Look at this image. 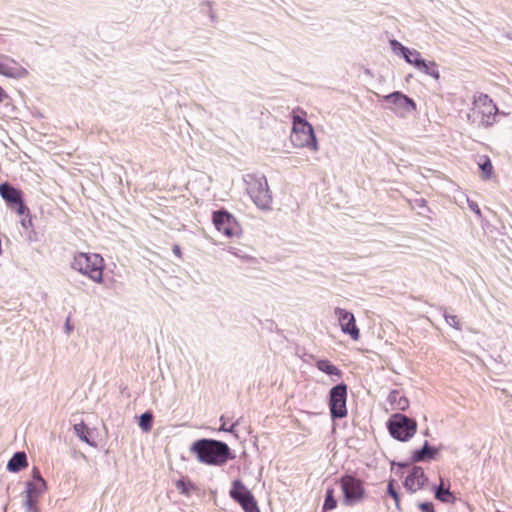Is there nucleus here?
<instances>
[{"instance_id":"obj_1","label":"nucleus","mask_w":512,"mask_h":512,"mask_svg":"<svg viewBox=\"0 0 512 512\" xmlns=\"http://www.w3.org/2000/svg\"><path fill=\"white\" fill-rule=\"evenodd\" d=\"M306 112L301 108L292 111L291 142L295 147L318 150V142L312 125L306 120Z\"/></svg>"},{"instance_id":"obj_2","label":"nucleus","mask_w":512,"mask_h":512,"mask_svg":"<svg viewBox=\"0 0 512 512\" xmlns=\"http://www.w3.org/2000/svg\"><path fill=\"white\" fill-rule=\"evenodd\" d=\"M191 451L197 455L200 462L208 465L220 466L230 458L228 445L216 440H198L191 446Z\"/></svg>"},{"instance_id":"obj_3","label":"nucleus","mask_w":512,"mask_h":512,"mask_svg":"<svg viewBox=\"0 0 512 512\" xmlns=\"http://www.w3.org/2000/svg\"><path fill=\"white\" fill-rule=\"evenodd\" d=\"M497 113L498 108L493 100L487 94L480 93L474 97L468 117L478 126L489 127L495 122Z\"/></svg>"},{"instance_id":"obj_4","label":"nucleus","mask_w":512,"mask_h":512,"mask_svg":"<svg viewBox=\"0 0 512 512\" xmlns=\"http://www.w3.org/2000/svg\"><path fill=\"white\" fill-rule=\"evenodd\" d=\"M72 267L96 283H102L105 267L103 258L96 253H78L74 256Z\"/></svg>"},{"instance_id":"obj_5","label":"nucleus","mask_w":512,"mask_h":512,"mask_svg":"<svg viewBox=\"0 0 512 512\" xmlns=\"http://www.w3.org/2000/svg\"><path fill=\"white\" fill-rule=\"evenodd\" d=\"M339 483L343 493V503L346 506L356 505L367 498V490L363 480L346 474L340 478Z\"/></svg>"},{"instance_id":"obj_6","label":"nucleus","mask_w":512,"mask_h":512,"mask_svg":"<svg viewBox=\"0 0 512 512\" xmlns=\"http://www.w3.org/2000/svg\"><path fill=\"white\" fill-rule=\"evenodd\" d=\"M388 427L390 434L394 438L400 441H406L416 433L417 423L415 420L405 415L395 414L390 419Z\"/></svg>"},{"instance_id":"obj_7","label":"nucleus","mask_w":512,"mask_h":512,"mask_svg":"<svg viewBox=\"0 0 512 512\" xmlns=\"http://www.w3.org/2000/svg\"><path fill=\"white\" fill-rule=\"evenodd\" d=\"M247 191L258 207L265 209L270 206L272 196L265 177L251 178L248 182Z\"/></svg>"},{"instance_id":"obj_8","label":"nucleus","mask_w":512,"mask_h":512,"mask_svg":"<svg viewBox=\"0 0 512 512\" xmlns=\"http://www.w3.org/2000/svg\"><path fill=\"white\" fill-rule=\"evenodd\" d=\"M347 385L338 384L330 390L329 408L333 419H340L347 416Z\"/></svg>"},{"instance_id":"obj_9","label":"nucleus","mask_w":512,"mask_h":512,"mask_svg":"<svg viewBox=\"0 0 512 512\" xmlns=\"http://www.w3.org/2000/svg\"><path fill=\"white\" fill-rule=\"evenodd\" d=\"M46 481L42 478L38 468L32 470V480L26 483V501L25 504L29 510L35 508L38 498L45 492Z\"/></svg>"},{"instance_id":"obj_10","label":"nucleus","mask_w":512,"mask_h":512,"mask_svg":"<svg viewBox=\"0 0 512 512\" xmlns=\"http://www.w3.org/2000/svg\"><path fill=\"white\" fill-rule=\"evenodd\" d=\"M213 224L223 235L231 238L238 236L241 232L236 219L226 211H216L213 213Z\"/></svg>"},{"instance_id":"obj_11","label":"nucleus","mask_w":512,"mask_h":512,"mask_svg":"<svg viewBox=\"0 0 512 512\" xmlns=\"http://www.w3.org/2000/svg\"><path fill=\"white\" fill-rule=\"evenodd\" d=\"M334 313L338 318L342 332L348 334L354 341L359 340L360 330L356 325L354 315L342 308H336Z\"/></svg>"},{"instance_id":"obj_12","label":"nucleus","mask_w":512,"mask_h":512,"mask_svg":"<svg viewBox=\"0 0 512 512\" xmlns=\"http://www.w3.org/2000/svg\"><path fill=\"white\" fill-rule=\"evenodd\" d=\"M0 74L8 78L25 77L27 70L16 60L8 56H0Z\"/></svg>"},{"instance_id":"obj_13","label":"nucleus","mask_w":512,"mask_h":512,"mask_svg":"<svg viewBox=\"0 0 512 512\" xmlns=\"http://www.w3.org/2000/svg\"><path fill=\"white\" fill-rule=\"evenodd\" d=\"M427 480L423 468L414 466L405 478L404 487L407 491L415 493L425 486Z\"/></svg>"},{"instance_id":"obj_14","label":"nucleus","mask_w":512,"mask_h":512,"mask_svg":"<svg viewBox=\"0 0 512 512\" xmlns=\"http://www.w3.org/2000/svg\"><path fill=\"white\" fill-rule=\"evenodd\" d=\"M384 100L392 102L405 112H413L416 110V103L413 101V99L398 91L384 96Z\"/></svg>"},{"instance_id":"obj_15","label":"nucleus","mask_w":512,"mask_h":512,"mask_svg":"<svg viewBox=\"0 0 512 512\" xmlns=\"http://www.w3.org/2000/svg\"><path fill=\"white\" fill-rule=\"evenodd\" d=\"M391 43L394 46L397 45L400 47L403 57L409 64L415 66L417 69L421 66H425V60L421 58V54L417 50H410L395 40Z\"/></svg>"},{"instance_id":"obj_16","label":"nucleus","mask_w":512,"mask_h":512,"mask_svg":"<svg viewBox=\"0 0 512 512\" xmlns=\"http://www.w3.org/2000/svg\"><path fill=\"white\" fill-rule=\"evenodd\" d=\"M392 410L404 411L409 407V400L398 390H393L388 396Z\"/></svg>"},{"instance_id":"obj_17","label":"nucleus","mask_w":512,"mask_h":512,"mask_svg":"<svg viewBox=\"0 0 512 512\" xmlns=\"http://www.w3.org/2000/svg\"><path fill=\"white\" fill-rule=\"evenodd\" d=\"M435 498L443 503H454L456 498L450 491V486L445 485L443 479H440V484L435 491Z\"/></svg>"},{"instance_id":"obj_18","label":"nucleus","mask_w":512,"mask_h":512,"mask_svg":"<svg viewBox=\"0 0 512 512\" xmlns=\"http://www.w3.org/2000/svg\"><path fill=\"white\" fill-rule=\"evenodd\" d=\"M0 195L11 205L19 202V199L22 198L21 192L7 183L0 185Z\"/></svg>"},{"instance_id":"obj_19","label":"nucleus","mask_w":512,"mask_h":512,"mask_svg":"<svg viewBox=\"0 0 512 512\" xmlns=\"http://www.w3.org/2000/svg\"><path fill=\"white\" fill-rule=\"evenodd\" d=\"M28 465L27 457L24 452L15 453L7 464L8 470L18 472Z\"/></svg>"},{"instance_id":"obj_20","label":"nucleus","mask_w":512,"mask_h":512,"mask_svg":"<svg viewBox=\"0 0 512 512\" xmlns=\"http://www.w3.org/2000/svg\"><path fill=\"white\" fill-rule=\"evenodd\" d=\"M478 166L481 170V177L483 180H488L494 175V168L490 158L487 155L479 157Z\"/></svg>"},{"instance_id":"obj_21","label":"nucleus","mask_w":512,"mask_h":512,"mask_svg":"<svg viewBox=\"0 0 512 512\" xmlns=\"http://www.w3.org/2000/svg\"><path fill=\"white\" fill-rule=\"evenodd\" d=\"M252 493L245 487V485L240 480H235L232 483V488L230 490L231 498L238 502L240 498L246 497V495H251Z\"/></svg>"},{"instance_id":"obj_22","label":"nucleus","mask_w":512,"mask_h":512,"mask_svg":"<svg viewBox=\"0 0 512 512\" xmlns=\"http://www.w3.org/2000/svg\"><path fill=\"white\" fill-rule=\"evenodd\" d=\"M316 367L320 371H322L328 375H335L338 378H340L342 376L341 370L338 367H336L335 365H333L329 360H325V359L318 360L316 362Z\"/></svg>"},{"instance_id":"obj_23","label":"nucleus","mask_w":512,"mask_h":512,"mask_svg":"<svg viewBox=\"0 0 512 512\" xmlns=\"http://www.w3.org/2000/svg\"><path fill=\"white\" fill-rule=\"evenodd\" d=\"M237 503L240 504V506L245 512H260L257 501L255 500L253 494L249 496L246 495V497L240 498V501H238Z\"/></svg>"},{"instance_id":"obj_24","label":"nucleus","mask_w":512,"mask_h":512,"mask_svg":"<svg viewBox=\"0 0 512 512\" xmlns=\"http://www.w3.org/2000/svg\"><path fill=\"white\" fill-rule=\"evenodd\" d=\"M436 453V450L428 445L426 442L422 449L416 450L413 453V460L414 461H422L426 457L433 458Z\"/></svg>"},{"instance_id":"obj_25","label":"nucleus","mask_w":512,"mask_h":512,"mask_svg":"<svg viewBox=\"0 0 512 512\" xmlns=\"http://www.w3.org/2000/svg\"><path fill=\"white\" fill-rule=\"evenodd\" d=\"M337 507V500L334 496V489L329 488L326 491L325 501L322 507L323 512L334 510Z\"/></svg>"},{"instance_id":"obj_26","label":"nucleus","mask_w":512,"mask_h":512,"mask_svg":"<svg viewBox=\"0 0 512 512\" xmlns=\"http://www.w3.org/2000/svg\"><path fill=\"white\" fill-rule=\"evenodd\" d=\"M394 485H395V480L390 479L387 484V494L393 498L397 511H401L402 508H401V503H400V496H399L398 492L396 491Z\"/></svg>"},{"instance_id":"obj_27","label":"nucleus","mask_w":512,"mask_h":512,"mask_svg":"<svg viewBox=\"0 0 512 512\" xmlns=\"http://www.w3.org/2000/svg\"><path fill=\"white\" fill-rule=\"evenodd\" d=\"M419 70L424 72L427 75H430L434 79L438 80L440 78V74L437 68V64L434 61L425 62V66L419 67Z\"/></svg>"},{"instance_id":"obj_28","label":"nucleus","mask_w":512,"mask_h":512,"mask_svg":"<svg viewBox=\"0 0 512 512\" xmlns=\"http://www.w3.org/2000/svg\"><path fill=\"white\" fill-rule=\"evenodd\" d=\"M153 415L146 412L141 415L139 426L144 432H149L152 428Z\"/></svg>"},{"instance_id":"obj_29","label":"nucleus","mask_w":512,"mask_h":512,"mask_svg":"<svg viewBox=\"0 0 512 512\" xmlns=\"http://www.w3.org/2000/svg\"><path fill=\"white\" fill-rule=\"evenodd\" d=\"M176 488L184 495H189L190 491L194 489L193 485L189 481H185L183 479L176 482Z\"/></svg>"},{"instance_id":"obj_30","label":"nucleus","mask_w":512,"mask_h":512,"mask_svg":"<svg viewBox=\"0 0 512 512\" xmlns=\"http://www.w3.org/2000/svg\"><path fill=\"white\" fill-rule=\"evenodd\" d=\"M86 426L84 423H79L74 425V430L77 434V436L84 442L90 443L87 435H86Z\"/></svg>"},{"instance_id":"obj_31","label":"nucleus","mask_w":512,"mask_h":512,"mask_svg":"<svg viewBox=\"0 0 512 512\" xmlns=\"http://www.w3.org/2000/svg\"><path fill=\"white\" fill-rule=\"evenodd\" d=\"M446 318V321L447 323L456 328V329H460L461 328V322H460V319L458 318V316L456 315H446L445 316Z\"/></svg>"},{"instance_id":"obj_32","label":"nucleus","mask_w":512,"mask_h":512,"mask_svg":"<svg viewBox=\"0 0 512 512\" xmlns=\"http://www.w3.org/2000/svg\"><path fill=\"white\" fill-rule=\"evenodd\" d=\"M19 215H23L26 210V206L22 200V198L19 199V202H15L13 205H11Z\"/></svg>"},{"instance_id":"obj_33","label":"nucleus","mask_w":512,"mask_h":512,"mask_svg":"<svg viewBox=\"0 0 512 512\" xmlns=\"http://www.w3.org/2000/svg\"><path fill=\"white\" fill-rule=\"evenodd\" d=\"M418 507L422 512H435L434 506L431 502L419 503Z\"/></svg>"},{"instance_id":"obj_34","label":"nucleus","mask_w":512,"mask_h":512,"mask_svg":"<svg viewBox=\"0 0 512 512\" xmlns=\"http://www.w3.org/2000/svg\"><path fill=\"white\" fill-rule=\"evenodd\" d=\"M173 253L178 257V258H181L182 257V253H181V249L178 245H174L173 246Z\"/></svg>"},{"instance_id":"obj_35","label":"nucleus","mask_w":512,"mask_h":512,"mask_svg":"<svg viewBox=\"0 0 512 512\" xmlns=\"http://www.w3.org/2000/svg\"><path fill=\"white\" fill-rule=\"evenodd\" d=\"M6 98H8L5 90L0 86V103H2Z\"/></svg>"},{"instance_id":"obj_36","label":"nucleus","mask_w":512,"mask_h":512,"mask_svg":"<svg viewBox=\"0 0 512 512\" xmlns=\"http://www.w3.org/2000/svg\"><path fill=\"white\" fill-rule=\"evenodd\" d=\"M66 330L68 333H70L72 331V326L70 325V319L68 318L67 321H66Z\"/></svg>"},{"instance_id":"obj_37","label":"nucleus","mask_w":512,"mask_h":512,"mask_svg":"<svg viewBox=\"0 0 512 512\" xmlns=\"http://www.w3.org/2000/svg\"><path fill=\"white\" fill-rule=\"evenodd\" d=\"M234 427V425L231 426V428H227V425H222L221 429L224 430V431H232V428Z\"/></svg>"},{"instance_id":"obj_38","label":"nucleus","mask_w":512,"mask_h":512,"mask_svg":"<svg viewBox=\"0 0 512 512\" xmlns=\"http://www.w3.org/2000/svg\"><path fill=\"white\" fill-rule=\"evenodd\" d=\"M234 427V425L231 426V428H227V425H222L221 429L224 430V431H232V428Z\"/></svg>"}]
</instances>
